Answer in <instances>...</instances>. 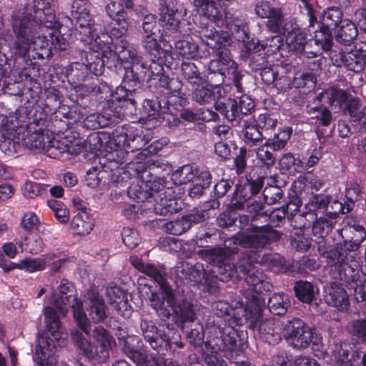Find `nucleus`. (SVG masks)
<instances>
[{
  "instance_id": "f257e3e1",
  "label": "nucleus",
  "mask_w": 366,
  "mask_h": 366,
  "mask_svg": "<svg viewBox=\"0 0 366 366\" xmlns=\"http://www.w3.org/2000/svg\"><path fill=\"white\" fill-rule=\"evenodd\" d=\"M202 37H205L207 45L212 50V55L217 57L209 61L208 78L212 84L194 86L193 87V99L198 103L207 104L216 98L215 86L222 84H232L237 92L243 93L242 79L246 71L239 68L237 63L233 59L229 47L232 39L227 31L217 32L212 29H204L200 31Z\"/></svg>"
},
{
  "instance_id": "f03ea898",
  "label": "nucleus",
  "mask_w": 366,
  "mask_h": 366,
  "mask_svg": "<svg viewBox=\"0 0 366 366\" xmlns=\"http://www.w3.org/2000/svg\"><path fill=\"white\" fill-rule=\"evenodd\" d=\"M86 299V312L82 304L83 315L79 319L81 322L74 320L81 331L71 330V338L79 353L88 360L97 363L104 362L109 357V350L115 345L114 337L102 326L97 327L93 330V342L87 337L92 330L91 322L97 324L104 322L108 317L109 309L98 288L94 285L87 290Z\"/></svg>"
},
{
  "instance_id": "7ed1b4c3",
  "label": "nucleus",
  "mask_w": 366,
  "mask_h": 366,
  "mask_svg": "<svg viewBox=\"0 0 366 366\" xmlns=\"http://www.w3.org/2000/svg\"><path fill=\"white\" fill-rule=\"evenodd\" d=\"M237 216L239 231L229 237L233 244L248 249L252 252H260L278 242L283 237L282 232L268 224L257 225L248 213L237 212Z\"/></svg>"
},
{
  "instance_id": "20e7f679",
  "label": "nucleus",
  "mask_w": 366,
  "mask_h": 366,
  "mask_svg": "<svg viewBox=\"0 0 366 366\" xmlns=\"http://www.w3.org/2000/svg\"><path fill=\"white\" fill-rule=\"evenodd\" d=\"M79 91L82 98L89 95L94 97L99 104H103V109H108L116 114H127L136 109L134 91L131 93L122 84L114 92L107 82L94 77L89 84L81 85Z\"/></svg>"
},
{
  "instance_id": "39448f33",
  "label": "nucleus",
  "mask_w": 366,
  "mask_h": 366,
  "mask_svg": "<svg viewBox=\"0 0 366 366\" xmlns=\"http://www.w3.org/2000/svg\"><path fill=\"white\" fill-rule=\"evenodd\" d=\"M109 135L112 143L116 147L117 155L119 152L123 154L124 152L129 154L141 150L137 156L147 157L157 154L164 147L159 140H155L147 146L151 140L149 131L137 124L117 126Z\"/></svg>"
},
{
  "instance_id": "423d86ee",
  "label": "nucleus",
  "mask_w": 366,
  "mask_h": 366,
  "mask_svg": "<svg viewBox=\"0 0 366 366\" xmlns=\"http://www.w3.org/2000/svg\"><path fill=\"white\" fill-rule=\"evenodd\" d=\"M318 252L325 259L331 280L348 289H354L357 292V287L362 283L360 279L358 257L345 254L339 250H328L325 246H319Z\"/></svg>"
},
{
  "instance_id": "0eeeda50",
  "label": "nucleus",
  "mask_w": 366,
  "mask_h": 366,
  "mask_svg": "<svg viewBox=\"0 0 366 366\" xmlns=\"http://www.w3.org/2000/svg\"><path fill=\"white\" fill-rule=\"evenodd\" d=\"M40 19L27 9L21 14L11 16V29L16 39L11 49L15 57H24L31 64L29 48L34 40L45 35L40 33Z\"/></svg>"
},
{
  "instance_id": "6e6552de",
  "label": "nucleus",
  "mask_w": 366,
  "mask_h": 366,
  "mask_svg": "<svg viewBox=\"0 0 366 366\" xmlns=\"http://www.w3.org/2000/svg\"><path fill=\"white\" fill-rule=\"evenodd\" d=\"M44 322L46 331L38 337L34 359L37 366H57L51 356L61 338L62 327L59 317L52 307H45Z\"/></svg>"
},
{
  "instance_id": "1a4fd4ad",
  "label": "nucleus",
  "mask_w": 366,
  "mask_h": 366,
  "mask_svg": "<svg viewBox=\"0 0 366 366\" xmlns=\"http://www.w3.org/2000/svg\"><path fill=\"white\" fill-rule=\"evenodd\" d=\"M116 40H112V45L108 50L109 57L113 60L127 59L130 62V67L125 68V72L122 80V84L126 86V89L134 91V97L136 98V105L137 104V99L139 97L136 86H139L141 80H144L148 76V65L149 61H144L143 58L138 55L137 51L132 49L128 42L127 46L122 51L116 50Z\"/></svg>"
},
{
  "instance_id": "9d476101",
  "label": "nucleus",
  "mask_w": 366,
  "mask_h": 366,
  "mask_svg": "<svg viewBox=\"0 0 366 366\" xmlns=\"http://www.w3.org/2000/svg\"><path fill=\"white\" fill-rule=\"evenodd\" d=\"M72 18L76 21L74 34L76 40L86 45H92V49L97 47V49L102 50L103 52L110 48L112 45L111 31L109 34H102L101 36L98 34L97 24H95L91 11L86 12V14L79 15V14Z\"/></svg>"
},
{
  "instance_id": "9b49d317",
  "label": "nucleus",
  "mask_w": 366,
  "mask_h": 366,
  "mask_svg": "<svg viewBox=\"0 0 366 366\" xmlns=\"http://www.w3.org/2000/svg\"><path fill=\"white\" fill-rule=\"evenodd\" d=\"M133 7V0L111 1L106 6L107 15L114 22V26L111 29V37L112 40H116L117 51H123L128 45L126 35L129 28V16L124 8L132 9Z\"/></svg>"
},
{
  "instance_id": "f8f14e48",
  "label": "nucleus",
  "mask_w": 366,
  "mask_h": 366,
  "mask_svg": "<svg viewBox=\"0 0 366 366\" xmlns=\"http://www.w3.org/2000/svg\"><path fill=\"white\" fill-rule=\"evenodd\" d=\"M319 19L318 29L314 31L315 44L325 51H331L334 45L332 31L343 21L342 11L337 6H330L322 11Z\"/></svg>"
},
{
  "instance_id": "ddd939ff",
  "label": "nucleus",
  "mask_w": 366,
  "mask_h": 366,
  "mask_svg": "<svg viewBox=\"0 0 366 366\" xmlns=\"http://www.w3.org/2000/svg\"><path fill=\"white\" fill-rule=\"evenodd\" d=\"M234 325H224L222 327L216 321V332L219 336L213 338L214 345L219 350L230 353L231 358L243 354L242 347L247 340V332L236 328ZM240 327L241 325H238Z\"/></svg>"
},
{
  "instance_id": "4468645a",
  "label": "nucleus",
  "mask_w": 366,
  "mask_h": 366,
  "mask_svg": "<svg viewBox=\"0 0 366 366\" xmlns=\"http://www.w3.org/2000/svg\"><path fill=\"white\" fill-rule=\"evenodd\" d=\"M249 251H244L241 253L242 259H246L244 262L239 264V278H244L250 289L259 295H267L273 288L272 284L267 280L266 275L262 270L256 269L252 263L253 254Z\"/></svg>"
},
{
  "instance_id": "2eb2a0df",
  "label": "nucleus",
  "mask_w": 366,
  "mask_h": 366,
  "mask_svg": "<svg viewBox=\"0 0 366 366\" xmlns=\"http://www.w3.org/2000/svg\"><path fill=\"white\" fill-rule=\"evenodd\" d=\"M335 222L331 218L326 217H317L316 212H307L295 217L292 220V226L298 228H310L315 237L320 239L317 241V248L322 241L327 244H330L328 235L332 232Z\"/></svg>"
},
{
  "instance_id": "dca6fc26",
  "label": "nucleus",
  "mask_w": 366,
  "mask_h": 366,
  "mask_svg": "<svg viewBox=\"0 0 366 366\" xmlns=\"http://www.w3.org/2000/svg\"><path fill=\"white\" fill-rule=\"evenodd\" d=\"M53 305L61 312L67 311L71 308L74 320H79L83 315L82 302L77 297V292L73 283L64 279L61 281L57 291L53 292L51 296Z\"/></svg>"
},
{
  "instance_id": "f3484780",
  "label": "nucleus",
  "mask_w": 366,
  "mask_h": 366,
  "mask_svg": "<svg viewBox=\"0 0 366 366\" xmlns=\"http://www.w3.org/2000/svg\"><path fill=\"white\" fill-rule=\"evenodd\" d=\"M282 335L288 345L297 350L307 349L314 337L313 329L303 320L297 317L286 322Z\"/></svg>"
},
{
  "instance_id": "a211bd4d",
  "label": "nucleus",
  "mask_w": 366,
  "mask_h": 366,
  "mask_svg": "<svg viewBox=\"0 0 366 366\" xmlns=\"http://www.w3.org/2000/svg\"><path fill=\"white\" fill-rule=\"evenodd\" d=\"M342 241L336 243L335 245L327 244L324 240L320 246H325L328 250H339L340 252L348 255H357L361 244L366 238V230L361 225L354 226L348 229H344L340 232Z\"/></svg>"
},
{
  "instance_id": "6ab92c4d",
  "label": "nucleus",
  "mask_w": 366,
  "mask_h": 366,
  "mask_svg": "<svg viewBox=\"0 0 366 366\" xmlns=\"http://www.w3.org/2000/svg\"><path fill=\"white\" fill-rule=\"evenodd\" d=\"M189 104L187 95L182 88L177 92L166 94L160 100H144L142 106L147 114L152 115L165 113L170 110L179 112Z\"/></svg>"
},
{
  "instance_id": "aec40b11",
  "label": "nucleus",
  "mask_w": 366,
  "mask_h": 366,
  "mask_svg": "<svg viewBox=\"0 0 366 366\" xmlns=\"http://www.w3.org/2000/svg\"><path fill=\"white\" fill-rule=\"evenodd\" d=\"M149 345L156 351H170L172 353L184 347L179 332L174 324L169 322L159 324L157 335Z\"/></svg>"
},
{
  "instance_id": "412c9836",
  "label": "nucleus",
  "mask_w": 366,
  "mask_h": 366,
  "mask_svg": "<svg viewBox=\"0 0 366 366\" xmlns=\"http://www.w3.org/2000/svg\"><path fill=\"white\" fill-rule=\"evenodd\" d=\"M330 58L337 67L345 66L354 72L362 71L366 64V44L350 51H331Z\"/></svg>"
},
{
  "instance_id": "4be33fe9",
  "label": "nucleus",
  "mask_w": 366,
  "mask_h": 366,
  "mask_svg": "<svg viewBox=\"0 0 366 366\" xmlns=\"http://www.w3.org/2000/svg\"><path fill=\"white\" fill-rule=\"evenodd\" d=\"M224 247L214 246L206 247L205 249L198 251L199 257L209 263L212 267L217 266L225 261H232L234 255L239 252V247L237 244H233L229 241V238L224 240Z\"/></svg>"
},
{
  "instance_id": "5701e85b",
  "label": "nucleus",
  "mask_w": 366,
  "mask_h": 366,
  "mask_svg": "<svg viewBox=\"0 0 366 366\" xmlns=\"http://www.w3.org/2000/svg\"><path fill=\"white\" fill-rule=\"evenodd\" d=\"M282 35L285 36L290 51L297 55L306 56L305 47L310 40L308 31L300 25L297 18Z\"/></svg>"
},
{
  "instance_id": "b1692460",
  "label": "nucleus",
  "mask_w": 366,
  "mask_h": 366,
  "mask_svg": "<svg viewBox=\"0 0 366 366\" xmlns=\"http://www.w3.org/2000/svg\"><path fill=\"white\" fill-rule=\"evenodd\" d=\"M159 10L160 20L172 32L178 30L181 20L187 14L184 5L177 0H162Z\"/></svg>"
},
{
  "instance_id": "393cba45",
  "label": "nucleus",
  "mask_w": 366,
  "mask_h": 366,
  "mask_svg": "<svg viewBox=\"0 0 366 366\" xmlns=\"http://www.w3.org/2000/svg\"><path fill=\"white\" fill-rule=\"evenodd\" d=\"M147 84L153 95L152 98L145 99L144 100H160L167 94L178 92L183 86L182 80L179 78H171L166 74L159 76L148 78Z\"/></svg>"
},
{
  "instance_id": "a878e982",
  "label": "nucleus",
  "mask_w": 366,
  "mask_h": 366,
  "mask_svg": "<svg viewBox=\"0 0 366 366\" xmlns=\"http://www.w3.org/2000/svg\"><path fill=\"white\" fill-rule=\"evenodd\" d=\"M325 300L327 304L342 313H347L350 308L349 295L341 284L330 282L325 287Z\"/></svg>"
},
{
  "instance_id": "bb28decb",
  "label": "nucleus",
  "mask_w": 366,
  "mask_h": 366,
  "mask_svg": "<svg viewBox=\"0 0 366 366\" xmlns=\"http://www.w3.org/2000/svg\"><path fill=\"white\" fill-rule=\"evenodd\" d=\"M165 184L164 179L156 180H141L137 184L128 188V195L137 202H144L151 198L154 193L160 192Z\"/></svg>"
},
{
  "instance_id": "cd10ccee",
  "label": "nucleus",
  "mask_w": 366,
  "mask_h": 366,
  "mask_svg": "<svg viewBox=\"0 0 366 366\" xmlns=\"http://www.w3.org/2000/svg\"><path fill=\"white\" fill-rule=\"evenodd\" d=\"M170 310L173 312L172 320L179 327L184 328L197 320L194 306L191 300L182 298L177 300L174 297Z\"/></svg>"
},
{
  "instance_id": "c85d7f7f",
  "label": "nucleus",
  "mask_w": 366,
  "mask_h": 366,
  "mask_svg": "<svg viewBox=\"0 0 366 366\" xmlns=\"http://www.w3.org/2000/svg\"><path fill=\"white\" fill-rule=\"evenodd\" d=\"M206 313L207 315H204L202 321L195 320L194 323L189 324L191 329L187 332V338L189 342L195 347L202 346L207 330H209V333L212 331L216 332L214 317L211 315L209 311H206Z\"/></svg>"
},
{
  "instance_id": "c756f323",
  "label": "nucleus",
  "mask_w": 366,
  "mask_h": 366,
  "mask_svg": "<svg viewBox=\"0 0 366 366\" xmlns=\"http://www.w3.org/2000/svg\"><path fill=\"white\" fill-rule=\"evenodd\" d=\"M212 29L217 32H219V31H217L215 28L212 25H208L207 24H205V26L202 27L201 30L199 31V33H200L201 31H202L204 29ZM222 30H219L221 31ZM199 36L201 39H202V41L206 43L205 37H202L201 34H199ZM205 45L211 50V51H201L200 47L199 45L187 37L186 39H179L174 41V47L178 54L182 56L187 57V59H202V58H207L208 56L210 55V54H212V50L205 44Z\"/></svg>"
},
{
  "instance_id": "7c9ffc66",
  "label": "nucleus",
  "mask_w": 366,
  "mask_h": 366,
  "mask_svg": "<svg viewBox=\"0 0 366 366\" xmlns=\"http://www.w3.org/2000/svg\"><path fill=\"white\" fill-rule=\"evenodd\" d=\"M41 92L42 88L41 83L30 77L29 82L25 85L24 92L22 94L24 98L26 99V102L24 107H21L16 110V114L19 115V117L21 114L24 115V118L28 119V122L30 123V115L39 102Z\"/></svg>"
},
{
  "instance_id": "2f4dec72",
  "label": "nucleus",
  "mask_w": 366,
  "mask_h": 366,
  "mask_svg": "<svg viewBox=\"0 0 366 366\" xmlns=\"http://www.w3.org/2000/svg\"><path fill=\"white\" fill-rule=\"evenodd\" d=\"M168 287L169 290L167 292L164 287H159L161 292H152L149 299L150 305L154 308L161 318L162 322H165L169 320L172 316L171 315V306L174 302V295L172 292V287L168 283Z\"/></svg>"
},
{
  "instance_id": "473e14b6",
  "label": "nucleus",
  "mask_w": 366,
  "mask_h": 366,
  "mask_svg": "<svg viewBox=\"0 0 366 366\" xmlns=\"http://www.w3.org/2000/svg\"><path fill=\"white\" fill-rule=\"evenodd\" d=\"M102 113H94L83 119V127L95 130L99 128L110 127L119 122V120L127 114H116L108 109H103Z\"/></svg>"
},
{
  "instance_id": "72a5a7b5",
  "label": "nucleus",
  "mask_w": 366,
  "mask_h": 366,
  "mask_svg": "<svg viewBox=\"0 0 366 366\" xmlns=\"http://www.w3.org/2000/svg\"><path fill=\"white\" fill-rule=\"evenodd\" d=\"M295 184V189L289 193L287 202L297 204L296 205L299 207H301L304 200L308 198L310 189H315V191H318L322 186V182L316 179H314V182L309 180L307 175L300 176Z\"/></svg>"
},
{
  "instance_id": "f704fd0d",
  "label": "nucleus",
  "mask_w": 366,
  "mask_h": 366,
  "mask_svg": "<svg viewBox=\"0 0 366 366\" xmlns=\"http://www.w3.org/2000/svg\"><path fill=\"white\" fill-rule=\"evenodd\" d=\"M89 49L93 50L94 52L91 54L89 56L86 57V64L85 66L88 68V71L94 76L98 77L101 76L104 71L106 64H109V61L114 62V65L115 66V61H119V60H113L112 58L109 57V51L103 52L102 50L97 49V47L94 49L92 48V45L88 44ZM112 64L108 65V67H112Z\"/></svg>"
},
{
  "instance_id": "c9c22d12",
  "label": "nucleus",
  "mask_w": 366,
  "mask_h": 366,
  "mask_svg": "<svg viewBox=\"0 0 366 366\" xmlns=\"http://www.w3.org/2000/svg\"><path fill=\"white\" fill-rule=\"evenodd\" d=\"M106 295L109 302L114 305L116 310L125 318H129L132 312V307L129 304L127 293L117 285H110L107 287Z\"/></svg>"
},
{
  "instance_id": "e433bc0d",
  "label": "nucleus",
  "mask_w": 366,
  "mask_h": 366,
  "mask_svg": "<svg viewBox=\"0 0 366 366\" xmlns=\"http://www.w3.org/2000/svg\"><path fill=\"white\" fill-rule=\"evenodd\" d=\"M66 76L68 81L76 89V92L79 96V88L83 84H88L94 76L88 71L85 64L74 62L66 67Z\"/></svg>"
},
{
  "instance_id": "4c0bfd02",
  "label": "nucleus",
  "mask_w": 366,
  "mask_h": 366,
  "mask_svg": "<svg viewBox=\"0 0 366 366\" xmlns=\"http://www.w3.org/2000/svg\"><path fill=\"white\" fill-rule=\"evenodd\" d=\"M34 45L33 49L31 51L29 48V59L31 60V63L26 61L24 57H20L22 59V61L25 62L27 65H33L34 66H39L40 63L39 61L40 60L43 62L45 59L49 58L52 56L51 46L49 41V39H47L46 36L44 35L32 42ZM19 59V57H16Z\"/></svg>"
},
{
  "instance_id": "58836bf2",
  "label": "nucleus",
  "mask_w": 366,
  "mask_h": 366,
  "mask_svg": "<svg viewBox=\"0 0 366 366\" xmlns=\"http://www.w3.org/2000/svg\"><path fill=\"white\" fill-rule=\"evenodd\" d=\"M176 274L180 279L187 281L192 286H196L204 280L205 270L201 263L192 264L189 262H184L181 265L177 267Z\"/></svg>"
},
{
  "instance_id": "ea45409f",
  "label": "nucleus",
  "mask_w": 366,
  "mask_h": 366,
  "mask_svg": "<svg viewBox=\"0 0 366 366\" xmlns=\"http://www.w3.org/2000/svg\"><path fill=\"white\" fill-rule=\"evenodd\" d=\"M79 212L73 217L70 228L78 236H86L91 233L94 226V219L86 207H77Z\"/></svg>"
},
{
  "instance_id": "a19ab883",
  "label": "nucleus",
  "mask_w": 366,
  "mask_h": 366,
  "mask_svg": "<svg viewBox=\"0 0 366 366\" xmlns=\"http://www.w3.org/2000/svg\"><path fill=\"white\" fill-rule=\"evenodd\" d=\"M362 355H365V352L360 349L350 350V345L345 342L336 345L333 351L336 366H355L359 356L361 360Z\"/></svg>"
},
{
  "instance_id": "79ce46f5",
  "label": "nucleus",
  "mask_w": 366,
  "mask_h": 366,
  "mask_svg": "<svg viewBox=\"0 0 366 366\" xmlns=\"http://www.w3.org/2000/svg\"><path fill=\"white\" fill-rule=\"evenodd\" d=\"M265 23L267 30L272 34H283L293 22L295 17H285L283 9L277 7L267 18Z\"/></svg>"
},
{
  "instance_id": "37998d69",
  "label": "nucleus",
  "mask_w": 366,
  "mask_h": 366,
  "mask_svg": "<svg viewBox=\"0 0 366 366\" xmlns=\"http://www.w3.org/2000/svg\"><path fill=\"white\" fill-rule=\"evenodd\" d=\"M214 315L215 317L222 318L224 325H242V317L239 308L232 307L227 302L217 301L213 304Z\"/></svg>"
},
{
  "instance_id": "c03bdc74",
  "label": "nucleus",
  "mask_w": 366,
  "mask_h": 366,
  "mask_svg": "<svg viewBox=\"0 0 366 366\" xmlns=\"http://www.w3.org/2000/svg\"><path fill=\"white\" fill-rule=\"evenodd\" d=\"M256 329H258L259 338L270 345H275L282 340L280 329L272 319L261 320Z\"/></svg>"
},
{
  "instance_id": "a18cd8bd",
  "label": "nucleus",
  "mask_w": 366,
  "mask_h": 366,
  "mask_svg": "<svg viewBox=\"0 0 366 366\" xmlns=\"http://www.w3.org/2000/svg\"><path fill=\"white\" fill-rule=\"evenodd\" d=\"M128 167L135 172L137 177L141 180H156L163 179L157 175L159 168L154 163L150 164L147 157H144V161L128 162Z\"/></svg>"
},
{
  "instance_id": "49530a36",
  "label": "nucleus",
  "mask_w": 366,
  "mask_h": 366,
  "mask_svg": "<svg viewBox=\"0 0 366 366\" xmlns=\"http://www.w3.org/2000/svg\"><path fill=\"white\" fill-rule=\"evenodd\" d=\"M166 193V192L162 193L159 199L157 200L154 204V209L157 214L166 216L178 212L182 209L179 200L174 194L167 196Z\"/></svg>"
},
{
  "instance_id": "de8ad7c7",
  "label": "nucleus",
  "mask_w": 366,
  "mask_h": 366,
  "mask_svg": "<svg viewBox=\"0 0 366 366\" xmlns=\"http://www.w3.org/2000/svg\"><path fill=\"white\" fill-rule=\"evenodd\" d=\"M357 35L358 30L356 24L349 19H344L335 31L336 41L344 45H350Z\"/></svg>"
},
{
  "instance_id": "09e8293b",
  "label": "nucleus",
  "mask_w": 366,
  "mask_h": 366,
  "mask_svg": "<svg viewBox=\"0 0 366 366\" xmlns=\"http://www.w3.org/2000/svg\"><path fill=\"white\" fill-rule=\"evenodd\" d=\"M240 263L236 264L232 261H225V262L212 267L211 274L215 279L223 282H227L234 277L239 278V264Z\"/></svg>"
},
{
  "instance_id": "8fccbe9b",
  "label": "nucleus",
  "mask_w": 366,
  "mask_h": 366,
  "mask_svg": "<svg viewBox=\"0 0 366 366\" xmlns=\"http://www.w3.org/2000/svg\"><path fill=\"white\" fill-rule=\"evenodd\" d=\"M239 312L242 317V322L243 317L249 323L250 328L255 330L257 327L258 323L262 320V307L255 300L251 301L246 307L239 308Z\"/></svg>"
},
{
  "instance_id": "3c124183",
  "label": "nucleus",
  "mask_w": 366,
  "mask_h": 366,
  "mask_svg": "<svg viewBox=\"0 0 366 366\" xmlns=\"http://www.w3.org/2000/svg\"><path fill=\"white\" fill-rule=\"evenodd\" d=\"M163 59L158 58H152V61L149 62L148 78L159 76L165 74L164 66H167L169 70H176L179 68V62L174 61L172 54L168 56L162 57Z\"/></svg>"
},
{
  "instance_id": "603ef678",
  "label": "nucleus",
  "mask_w": 366,
  "mask_h": 366,
  "mask_svg": "<svg viewBox=\"0 0 366 366\" xmlns=\"http://www.w3.org/2000/svg\"><path fill=\"white\" fill-rule=\"evenodd\" d=\"M292 133L293 129L292 127H280L272 137L265 140V146L269 147L273 152L280 151L286 147Z\"/></svg>"
},
{
  "instance_id": "864d4df0",
  "label": "nucleus",
  "mask_w": 366,
  "mask_h": 366,
  "mask_svg": "<svg viewBox=\"0 0 366 366\" xmlns=\"http://www.w3.org/2000/svg\"><path fill=\"white\" fill-rule=\"evenodd\" d=\"M267 305L272 315L282 317L286 315L290 307L291 301L286 293H274L269 298Z\"/></svg>"
},
{
  "instance_id": "5fc2aeb1",
  "label": "nucleus",
  "mask_w": 366,
  "mask_h": 366,
  "mask_svg": "<svg viewBox=\"0 0 366 366\" xmlns=\"http://www.w3.org/2000/svg\"><path fill=\"white\" fill-rule=\"evenodd\" d=\"M256 262L274 273H285L288 269L285 257L278 253L264 254Z\"/></svg>"
},
{
  "instance_id": "6e6d98bb",
  "label": "nucleus",
  "mask_w": 366,
  "mask_h": 366,
  "mask_svg": "<svg viewBox=\"0 0 366 366\" xmlns=\"http://www.w3.org/2000/svg\"><path fill=\"white\" fill-rule=\"evenodd\" d=\"M142 45L152 58H158L161 60L162 57L172 54L169 49L161 46L157 39V35L149 36L145 34L142 36Z\"/></svg>"
},
{
  "instance_id": "4d7b16f0",
  "label": "nucleus",
  "mask_w": 366,
  "mask_h": 366,
  "mask_svg": "<svg viewBox=\"0 0 366 366\" xmlns=\"http://www.w3.org/2000/svg\"><path fill=\"white\" fill-rule=\"evenodd\" d=\"M179 62V67L181 68V73L184 80L194 87L200 86L204 83V79L201 71L196 64L191 61Z\"/></svg>"
},
{
  "instance_id": "13d9d810",
  "label": "nucleus",
  "mask_w": 366,
  "mask_h": 366,
  "mask_svg": "<svg viewBox=\"0 0 366 366\" xmlns=\"http://www.w3.org/2000/svg\"><path fill=\"white\" fill-rule=\"evenodd\" d=\"M234 185V181L231 179L222 178L218 180L214 185L212 191L213 199L209 201V208L217 209L220 206L219 199L225 197L227 193L232 190Z\"/></svg>"
},
{
  "instance_id": "bf43d9fd",
  "label": "nucleus",
  "mask_w": 366,
  "mask_h": 366,
  "mask_svg": "<svg viewBox=\"0 0 366 366\" xmlns=\"http://www.w3.org/2000/svg\"><path fill=\"white\" fill-rule=\"evenodd\" d=\"M214 109L228 122H239L237 99L228 98L223 102H216Z\"/></svg>"
},
{
  "instance_id": "052dcab7",
  "label": "nucleus",
  "mask_w": 366,
  "mask_h": 366,
  "mask_svg": "<svg viewBox=\"0 0 366 366\" xmlns=\"http://www.w3.org/2000/svg\"><path fill=\"white\" fill-rule=\"evenodd\" d=\"M296 231L290 234V245L297 252H305L309 250L312 244V239L304 232L305 228L294 227Z\"/></svg>"
},
{
  "instance_id": "680f3d73",
  "label": "nucleus",
  "mask_w": 366,
  "mask_h": 366,
  "mask_svg": "<svg viewBox=\"0 0 366 366\" xmlns=\"http://www.w3.org/2000/svg\"><path fill=\"white\" fill-rule=\"evenodd\" d=\"M252 198L248 189L243 184L235 185L234 192L230 199L232 208L237 210H243L245 208V204Z\"/></svg>"
},
{
  "instance_id": "e2e57ef3",
  "label": "nucleus",
  "mask_w": 366,
  "mask_h": 366,
  "mask_svg": "<svg viewBox=\"0 0 366 366\" xmlns=\"http://www.w3.org/2000/svg\"><path fill=\"white\" fill-rule=\"evenodd\" d=\"M294 291L296 297L302 302L311 303L315 298L314 286L308 281H297L294 285Z\"/></svg>"
},
{
  "instance_id": "0e129e2a",
  "label": "nucleus",
  "mask_w": 366,
  "mask_h": 366,
  "mask_svg": "<svg viewBox=\"0 0 366 366\" xmlns=\"http://www.w3.org/2000/svg\"><path fill=\"white\" fill-rule=\"evenodd\" d=\"M362 198V188L359 183L352 181L349 182L345 188L346 212H351L357 202Z\"/></svg>"
},
{
  "instance_id": "69168bd1",
  "label": "nucleus",
  "mask_w": 366,
  "mask_h": 366,
  "mask_svg": "<svg viewBox=\"0 0 366 366\" xmlns=\"http://www.w3.org/2000/svg\"><path fill=\"white\" fill-rule=\"evenodd\" d=\"M261 129L255 122L249 123L247 121L244 123L243 133L246 144L253 147L258 144L263 140V134Z\"/></svg>"
},
{
  "instance_id": "338daca9",
  "label": "nucleus",
  "mask_w": 366,
  "mask_h": 366,
  "mask_svg": "<svg viewBox=\"0 0 366 366\" xmlns=\"http://www.w3.org/2000/svg\"><path fill=\"white\" fill-rule=\"evenodd\" d=\"M265 146V142L259 147L256 151L257 163L261 168L271 169L275 164L277 159L275 155Z\"/></svg>"
},
{
  "instance_id": "774afa93",
  "label": "nucleus",
  "mask_w": 366,
  "mask_h": 366,
  "mask_svg": "<svg viewBox=\"0 0 366 366\" xmlns=\"http://www.w3.org/2000/svg\"><path fill=\"white\" fill-rule=\"evenodd\" d=\"M196 169L197 168L192 164H185L172 173V179L177 184H187L195 178Z\"/></svg>"
}]
</instances>
